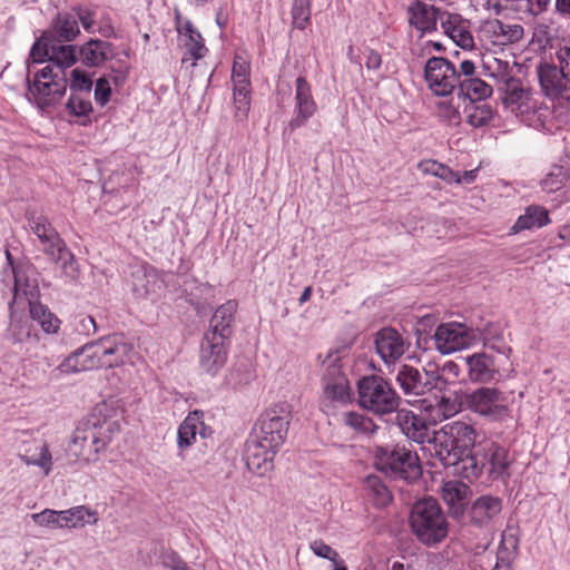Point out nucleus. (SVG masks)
Instances as JSON below:
<instances>
[{
	"mask_svg": "<svg viewBox=\"0 0 570 570\" xmlns=\"http://www.w3.org/2000/svg\"><path fill=\"white\" fill-rule=\"evenodd\" d=\"M77 331L86 336L95 334L97 332L96 321L90 315H82L79 317Z\"/></svg>",
	"mask_w": 570,
	"mask_h": 570,
	"instance_id": "60",
	"label": "nucleus"
},
{
	"mask_svg": "<svg viewBox=\"0 0 570 570\" xmlns=\"http://www.w3.org/2000/svg\"><path fill=\"white\" fill-rule=\"evenodd\" d=\"M466 375L472 383H490L500 375L501 360L487 352H478L465 356Z\"/></svg>",
	"mask_w": 570,
	"mask_h": 570,
	"instance_id": "15",
	"label": "nucleus"
},
{
	"mask_svg": "<svg viewBox=\"0 0 570 570\" xmlns=\"http://www.w3.org/2000/svg\"><path fill=\"white\" fill-rule=\"evenodd\" d=\"M57 370L61 374H71L83 371L80 361H78V354H76L75 352L71 353L67 358H65L62 363L57 367Z\"/></svg>",
	"mask_w": 570,
	"mask_h": 570,
	"instance_id": "58",
	"label": "nucleus"
},
{
	"mask_svg": "<svg viewBox=\"0 0 570 570\" xmlns=\"http://www.w3.org/2000/svg\"><path fill=\"white\" fill-rule=\"evenodd\" d=\"M106 360L111 362V367L122 364L132 352V346L120 335L105 337Z\"/></svg>",
	"mask_w": 570,
	"mask_h": 570,
	"instance_id": "33",
	"label": "nucleus"
},
{
	"mask_svg": "<svg viewBox=\"0 0 570 570\" xmlns=\"http://www.w3.org/2000/svg\"><path fill=\"white\" fill-rule=\"evenodd\" d=\"M505 397L494 387H480L465 396L466 406L491 422H501L508 416Z\"/></svg>",
	"mask_w": 570,
	"mask_h": 570,
	"instance_id": "8",
	"label": "nucleus"
},
{
	"mask_svg": "<svg viewBox=\"0 0 570 570\" xmlns=\"http://www.w3.org/2000/svg\"><path fill=\"white\" fill-rule=\"evenodd\" d=\"M424 75L430 89L438 96L451 95L460 81L454 65L441 57L428 60Z\"/></svg>",
	"mask_w": 570,
	"mask_h": 570,
	"instance_id": "9",
	"label": "nucleus"
},
{
	"mask_svg": "<svg viewBox=\"0 0 570 570\" xmlns=\"http://www.w3.org/2000/svg\"><path fill=\"white\" fill-rule=\"evenodd\" d=\"M397 396L381 376H365L358 381V402L362 407L385 414L397 407Z\"/></svg>",
	"mask_w": 570,
	"mask_h": 570,
	"instance_id": "6",
	"label": "nucleus"
},
{
	"mask_svg": "<svg viewBox=\"0 0 570 570\" xmlns=\"http://www.w3.org/2000/svg\"><path fill=\"white\" fill-rule=\"evenodd\" d=\"M82 449H87L89 452H94V453H99V451L101 449L105 448L106 445V442L100 440L96 433H91V436H90V441H88V436L87 435H83L82 436Z\"/></svg>",
	"mask_w": 570,
	"mask_h": 570,
	"instance_id": "64",
	"label": "nucleus"
},
{
	"mask_svg": "<svg viewBox=\"0 0 570 570\" xmlns=\"http://www.w3.org/2000/svg\"><path fill=\"white\" fill-rule=\"evenodd\" d=\"M317 358L323 366V383L346 379L342 372L341 357L337 351H328L324 356L318 355Z\"/></svg>",
	"mask_w": 570,
	"mask_h": 570,
	"instance_id": "40",
	"label": "nucleus"
},
{
	"mask_svg": "<svg viewBox=\"0 0 570 570\" xmlns=\"http://www.w3.org/2000/svg\"><path fill=\"white\" fill-rule=\"evenodd\" d=\"M409 523L415 538L426 547H434L444 541L450 524L439 503L432 497L417 500L411 508Z\"/></svg>",
	"mask_w": 570,
	"mask_h": 570,
	"instance_id": "2",
	"label": "nucleus"
},
{
	"mask_svg": "<svg viewBox=\"0 0 570 570\" xmlns=\"http://www.w3.org/2000/svg\"><path fill=\"white\" fill-rule=\"evenodd\" d=\"M564 174L561 168H557L554 171L548 174L542 180V187L548 193L559 190L564 184Z\"/></svg>",
	"mask_w": 570,
	"mask_h": 570,
	"instance_id": "50",
	"label": "nucleus"
},
{
	"mask_svg": "<svg viewBox=\"0 0 570 570\" xmlns=\"http://www.w3.org/2000/svg\"><path fill=\"white\" fill-rule=\"evenodd\" d=\"M111 94V88L109 85V79L107 77H102L97 80L95 97L96 100L101 105H106L109 101Z\"/></svg>",
	"mask_w": 570,
	"mask_h": 570,
	"instance_id": "55",
	"label": "nucleus"
},
{
	"mask_svg": "<svg viewBox=\"0 0 570 570\" xmlns=\"http://www.w3.org/2000/svg\"><path fill=\"white\" fill-rule=\"evenodd\" d=\"M236 309L237 303L235 301H228L220 305L212 317V332L209 334L222 335V337L225 338L232 323L234 322Z\"/></svg>",
	"mask_w": 570,
	"mask_h": 570,
	"instance_id": "30",
	"label": "nucleus"
},
{
	"mask_svg": "<svg viewBox=\"0 0 570 570\" xmlns=\"http://www.w3.org/2000/svg\"><path fill=\"white\" fill-rule=\"evenodd\" d=\"M443 32L459 47L471 49L474 46L473 37L468 29L466 21L459 14H448L441 21Z\"/></svg>",
	"mask_w": 570,
	"mask_h": 570,
	"instance_id": "25",
	"label": "nucleus"
},
{
	"mask_svg": "<svg viewBox=\"0 0 570 570\" xmlns=\"http://www.w3.org/2000/svg\"><path fill=\"white\" fill-rule=\"evenodd\" d=\"M88 350H92L100 367H111V362L106 360V343L105 337L88 343Z\"/></svg>",
	"mask_w": 570,
	"mask_h": 570,
	"instance_id": "56",
	"label": "nucleus"
},
{
	"mask_svg": "<svg viewBox=\"0 0 570 570\" xmlns=\"http://www.w3.org/2000/svg\"><path fill=\"white\" fill-rule=\"evenodd\" d=\"M57 264L60 263V269L62 276L68 282H77L80 276V268L73 254L67 248V246H62V248L56 252V258H51Z\"/></svg>",
	"mask_w": 570,
	"mask_h": 570,
	"instance_id": "38",
	"label": "nucleus"
},
{
	"mask_svg": "<svg viewBox=\"0 0 570 570\" xmlns=\"http://www.w3.org/2000/svg\"><path fill=\"white\" fill-rule=\"evenodd\" d=\"M395 423L399 428H421V412L414 409H400L395 416Z\"/></svg>",
	"mask_w": 570,
	"mask_h": 570,
	"instance_id": "46",
	"label": "nucleus"
},
{
	"mask_svg": "<svg viewBox=\"0 0 570 570\" xmlns=\"http://www.w3.org/2000/svg\"><path fill=\"white\" fill-rule=\"evenodd\" d=\"M556 58L558 65L570 76V40L560 46Z\"/></svg>",
	"mask_w": 570,
	"mask_h": 570,
	"instance_id": "59",
	"label": "nucleus"
},
{
	"mask_svg": "<svg viewBox=\"0 0 570 570\" xmlns=\"http://www.w3.org/2000/svg\"><path fill=\"white\" fill-rule=\"evenodd\" d=\"M51 43L52 41L46 35L37 40L30 50L28 65L30 63L32 67V65L41 63L46 60L50 63Z\"/></svg>",
	"mask_w": 570,
	"mask_h": 570,
	"instance_id": "43",
	"label": "nucleus"
},
{
	"mask_svg": "<svg viewBox=\"0 0 570 570\" xmlns=\"http://www.w3.org/2000/svg\"><path fill=\"white\" fill-rule=\"evenodd\" d=\"M376 351L385 363L397 361L405 352L402 335L393 328H383L376 334Z\"/></svg>",
	"mask_w": 570,
	"mask_h": 570,
	"instance_id": "23",
	"label": "nucleus"
},
{
	"mask_svg": "<svg viewBox=\"0 0 570 570\" xmlns=\"http://www.w3.org/2000/svg\"><path fill=\"white\" fill-rule=\"evenodd\" d=\"M222 335L206 334L200 350V366L210 374L217 373L226 362V350Z\"/></svg>",
	"mask_w": 570,
	"mask_h": 570,
	"instance_id": "18",
	"label": "nucleus"
},
{
	"mask_svg": "<svg viewBox=\"0 0 570 570\" xmlns=\"http://www.w3.org/2000/svg\"><path fill=\"white\" fill-rule=\"evenodd\" d=\"M29 227L43 245V252L50 258H56V252L65 246L63 239L43 216H29Z\"/></svg>",
	"mask_w": 570,
	"mask_h": 570,
	"instance_id": "21",
	"label": "nucleus"
},
{
	"mask_svg": "<svg viewBox=\"0 0 570 570\" xmlns=\"http://www.w3.org/2000/svg\"><path fill=\"white\" fill-rule=\"evenodd\" d=\"M454 455L450 466L453 474L459 475L469 481L479 479L484 471L491 481L504 480L510 476L508 452L504 448L495 443L460 444L458 440Z\"/></svg>",
	"mask_w": 570,
	"mask_h": 570,
	"instance_id": "1",
	"label": "nucleus"
},
{
	"mask_svg": "<svg viewBox=\"0 0 570 570\" xmlns=\"http://www.w3.org/2000/svg\"><path fill=\"white\" fill-rule=\"evenodd\" d=\"M76 62V49L71 45H56L51 43L50 63L55 70L59 69L65 72Z\"/></svg>",
	"mask_w": 570,
	"mask_h": 570,
	"instance_id": "37",
	"label": "nucleus"
},
{
	"mask_svg": "<svg viewBox=\"0 0 570 570\" xmlns=\"http://www.w3.org/2000/svg\"><path fill=\"white\" fill-rule=\"evenodd\" d=\"M374 465L376 470L395 480L413 482L422 475L417 454L405 446L377 448Z\"/></svg>",
	"mask_w": 570,
	"mask_h": 570,
	"instance_id": "5",
	"label": "nucleus"
},
{
	"mask_svg": "<svg viewBox=\"0 0 570 570\" xmlns=\"http://www.w3.org/2000/svg\"><path fill=\"white\" fill-rule=\"evenodd\" d=\"M344 423L348 428H368L370 420L365 419L362 414L355 412L344 413Z\"/></svg>",
	"mask_w": 570,
	"mask_h": 570,
	"instance_id": "63",
	"label": "nucleus"
},
{
	"mask_svg": "<svg viewBox=\"0 0 570 570\" xmlns=\"http://www.w3.org/2000/svg\"><path fill=\"white\" fill-rule=\"evenodd\" d=\"M405 436L416 443H429L434 450L435 456L444 466L450 468L454 455L458 439L448 430H401Z\"/></svg>",
	"mask_w": 570,
	"mask_h": 570,
	"instance_id": "10",
	"label": "nucleus"
},
{
	"mask_svg": "<svg viewBox=\"0 0 570 570\" xmlns=\"http://www.w3.org/2000/svg\"><path fill=\"white\" fill-rule=\"evenodd\" d=\"M466 122L473 128H481L493 119V110L489 105L471 102L465 107Z\"/></svg>",
	"mask_w": 570,
	"mask_h": 570,
	"instance_id": "41",
	"label": "nucleus"
},
{
	"mask_svg": "<svg viewBox=\"0 0 570 570\" xmlns=\"http://www.w3.org/2000/svg\"><path fill=\"white\" fill-rule=\"evenodd\" d=\"M149 278H155V274L145 268H139L132 274V289L137 295L146 296L153 291Z\"/></svg>",
	"mask_w": 570,
	"mask_h": 570,
	"instance_id": "45",
	"label": "nucleus"
},
{
	"mask_svg": "<svg viewBox=\"0 0 570 570\" xmlns=\"http://www.w3.org/2000/svg\"><path fill=\"white\" fill-rule=\"evenodd\" d=\"M114 57L112 45L102 40H90L80 49L81 61L90 67H98Z\"/></svg>",
	"mask_w": 570,
	"mask_h": 570,
	"instance_id": "28",
	"label": "nucleus"
},
{
	"mask_svg": "<svg viewBox=\"0 0 570 570\" xmlns=\"http://www.w3.org/2000/svg\"><path fill=\"white\" fill-rule=\"evenodd\" d=\"M176 28L180 36L181 42L190 56L191 66H195L196 60L203 58L207 48L204 45L202 35L194 28L189 20H184L179 10H175Z\"/></svg>",
	"mask_w": 570,
	"mask_h": 570,
	"instance_id": "19",
	"label": "nucleus"
},
{
	"mask_svg": "<svg viewBox=\"0 0 570 570\" xmlns=\"http://www.w3.org/2000/svg\"><path fill=\"white\" fill-rule=\"evenodd\" d=\"M18 456L26 465L40 468L45 475H49L52 470V456L46 443L35 445L33 451L26 449Z\"/></svg>",
	"mask_w": 570,
	"mask_h": 570,
	"instance_id": "32",
	"label": "nucleus"
},
{
	"mask_svg": "<svg viewBox=\"0 0 570 570\" xmlns=\"http://www.w3.org/2000/svg\"><path fill=\"white\" fill-rule=\"evenodd\" d=\"M470 491V487L462 481L451 480L443 483L441 490L442 499L454 517L463 514L465 500Z\"/></svg>",
	"mask_w": 570,
	"mask_h": 570,
	"instance_id": "26",
	"label": "nucleus"
},
{
	"mask_svg": "<svg viewBox=\"0 0 570 570\" xmlns=\"http://www.w3.org/2000/svg\"><path fill=\"white\" fill-rule=\"evenodd\" d=\"M434 341L440 353L451 354L469 347L475 341V334L462 323L450 322L436 327Z\"/></svg>",
	"mask_w": 570,
	"mask_h": 570,
	"instance_id": "12",
	"label": "nucleus"
},
{
	"mask_svg": "<svg viewBox=\"0 0 570 570\" xmlns=\"http://www.w3.org/2000/svg\"><path fill=\"white\" fill-rule=\"evenodd\" d=\"M503 501L492 494H483L476 498L470 509V522L479 528L488 527L502 511Z\"/></svg>",
	"mask_w": 570,
	"mask_h": 570,
	"instance_id": "17",
	"label": "nucleus"
},
{
	"mask_svg": "<svg viewBox=\"0 0 570 570\" xmlns=\"http://www.w3.org/2000/svg\"><path fill=\"white\" fill-rule=\"evenodd\" d=\"M483 30L493 37L495 45L513 43L523 36V28L520 24L504 23L498 19L487 21Z\"/></svg>",
	"mask_w": 570,
	"mask_h": 570,
	"instance_id": "29",
	"label": "nucleus"
},
{
	"mask_svg": "<svg viewBox=\"0 0 570 570\" xmlns=\"http://www.w3.org/2000/svg\"><path fill=\"white\" fill-rule=\"evenodd\" d=\"M233 97L237 121H244L247 118L250 108L249 98V62L240 55H236L232 70Z\"/></svg>",
	"mask_w": 570,
	"mask_h": 570,
	"instance_id": "11",
	"label": "nucleus"
},
{
	"mask_svg": "<svg viewBox=\"0 0 570 570\" xmlns=\"http://www.w3.org/2000/svg\"><path fill=\"white\" fill-rule=\"evenodd\" d=\"M324 393L327 397L337 401H346L348 399V381L347 379H337L323 383Z\"/></svg>",
	"mask_w": 570,
	"mask_h": 570,
	"instance_id": "44",
	"label": "nucleus"
},
{
	"mask_svg": "<svg viewBox=\"0 0 570 570\" xmlns=\"http://www.w3.org/2000/svg\"><path fill=\"white\" fill-rule=\"evenodd\" d=\"M288 430H253L246 441L245 461L248 471L264 476L273 470V460L284 444Z\"/></svg>",
	"mask_w": 570,
	"mask_h": 570,
	"instance_id": "3",
	"label": "nucleus"
},
{
	"mask_svg": "<svg viewBox=\"0 0 570 570\" xmlns=\"http://www.w3.org/2000/svg\"><path fill=\"white\" fill-rule=\"evenodd\" d=\"M30 316L38 322L46 333H56L59 328V320L42 304L30 302Z\"/></svg>",
	"mask_w": 570,
	"mask_h": 570,
	"instance_id": "39",
	"label": "nucleus"
},
{
	"mask_svg": "<svg viewBox=\"0 0 570 570\" xmlns=\"http://www.w3.org/2000/svg\"><path fill=\"white\" fill-rule=\"evenodd\" d=\"M311 550L315 556L323 559H327L330 561H335L338 553L331 546L326 544L323 540L313 541L311 543Z\"/></svg>",
	"mask_w": 570,
	"mask_h": 570,
	"instance_id": "54",
	"label": "nucleus"
},
{
	"mask_svg": "<svg viewBox=\"0 0 570 570\" xmlns=\"http://www.w3.org/2000/svg\"><path fill=\"white\" fill-rule=\"evenodd\" d=\"M78 354V361H80L83 371H90L100 367L99 361H97L92 350H88V344L75 352Z\"/></svg>",
	"mask_w": 570,
	"mask_h": 570,
	"instance_id": "51",
	"label": "nucleus"
},
{
	"mask_svg": "<svg viewBox=\"0 0 570 570\" xmlns=\"http://www.w3.org/2000/svg\"><path fill=\"white\" fill-rule=\"evenodd\" d=\"M439 375L434 371L421 372L415 367L403 365L397 372L396 381L405 395L420 396L436 387Z\"/></svg>",
	"mask_w": 570,
	"mask_h": 570,
	"instance_id": "14",
	"label": "nucleus"
},
{
	"mask_svg": "<svg viewBox=\"0 0 570 570\" xmlns=\"http://www.w3.org/2000/svg\"><path fill=\"white\" fill-rule=\"evenodd\" d=\"M295 102L297 115L289 121L292 129L303 126L317 109L311 86L304 77H298L295 81Z\"/></svg>",
	"mask_w": 570,
	"mask_h": 570,
	"instance_id": "20",
	"label": "nucleus"
},
{
	"mask_svg": "<svg viewBox=\"0 0 570 570\" xmlns=\"http://www.w3.org/2000/svg\"><path fill=\"white\" fill-rule=\"evenodd\" d=\"M31 519L36 524L50 529L82 528L86 524H96L99 520L97 511L85 505L62 511L45 509L39 513H32Z\"/></svg>",
	"mask_w": 570,
	"mask_h": 570,
	"instance_id": "7",
	"label": "nucleus"
},
{
	"mask_svg": "<svg viewBox=\"0 0 570 570\" xmlns=\"http://www.w3.org/2000/svg\"><path fill=\"white\" fill-rule=\"evenodd\" d=\"M499 335L497 333V327L492 324H489L487 327L483 328L482 332V338L484 342V345L490 348H498L499 353L503 355L504 360H508V352H510L509 347L503 346L502 348H499L495 345V338H498Z\"/></svg>",
	"mask_w": 570,
	"mask_h": 570,
	"instance_id": "52",
	"label": "nucleus"
},
{
	"mask_svg": "<svg viewBox=\"0 0 570 570\" xmlns=\"http://www.w3.org/2000/svg\"><path fill=\"white\" fill-rule=\"evenodd\" d=\"M537 73L547 97L570 100V76L558 63H541L537 68Z\"/></svg>",
	"mask_w": 570,
	"mask_h": 570,
	"instance_id": "13",
	"label": "nucleus"
},
{
	"mask_svg": "<svg viewBox=\"0 0 570 570\" xmlns=\"http://www.w3.org/2000/svg\"><path fill=\"white\" fill-rule=\"evenodd\" d=\"M363 490L366 498L377 509L386 508L393 501L392 491L376 474H368L363 479Z\"/></svg>",
	"mask_w": 570,
	"mask_h": 570,
	"instance_id": "27",
	"label": "nucleus"
},
{
	"mask_svg": "<svg viewBox=\"0 0 570 570\" xmlns=\"http://www.w3.org/2000/svg\"><path fill=\"white\" fill-rule=\"evenodd\" d=\"M70 88L73 90H87L89 91L91 88V80L86 76L81 70L73 69L71 71V82Z\"/></svg>",
	"mask_w": 570,
	"mask_h": 570,
	"instance_id": "57",
	"label": "nucleus"
},
{
	"mask_svg": "<svg viewBox=\"0 0 570 570\" xmlns=\"http://www.w3.org/2000/svg\"><path fill=\"white\" fill-rule=\"evenodd\" d=\"M503 104L513 111L520 110L529 100V91L517 79H509L504 86Z\"/></svg>",
	"mask_w": 570,
	"mask_h": 570,
	"instance_id": "35",
	"label": "nucleus"
},
{
	"mask_svg": "<svg viewBox=\"0 0 570 570\" xmlns=\"http://www.w3.org/2000/svg\"><path fill=\"white\" fill-rule=\"evenodd\" d=\"M292 412L287 404H276L264 411L257 419L256 425L265 428H284L292 424Z\"/></svg>",
	"mask_w": 570,
	"mask_h": 570,
	"instance_id": "31",
	"label": "nucleus"
},
{
	"mask_svg": "<svg viewBox=\"0 0 570 570\" xmlns=\"http://www.w3.org/2000/svg\"><path fill=\"white\" fill-rule=\"evenodd\" d=\"M293 23L298 29H304L309 20V4L308 0H295L293 9Z\"/></svg>",
	"mask_w": 570,
	"mask_h": 570,
	"instance_id": "48",
	"label": "nucleus"
},
{
	"mask_svg": "<svg viewBox=\"0 0 570 570\" xmlns=\"http://www.w3.org/2000/svg\"><path fill=\"white\" fill-rule=\"evenodd\" d=\"M185 560L181 558V556L176 552L175 550H167L164 551L161 554V562L165 568H168L170 570L175 569L179 564H181Z\"/></svg>",
	"mask_w": 570,
	"mask_h": 570,
	"instance_id": "62",
	"label": "nucleus"
},
{
	"mask_svg": "<svg viewBox=\"0 0 570 570\" xmlns=\"http://www.w3.org/2000/svg\"><path fill=\"white\" fill-rule=\"evenodd\" d=\"M122 422V411L116 400L97 403L87 417L88 428H119Z\"/></svg>",
	"mask_w": 570,
	"mask_h": 570,
	"instance_id": "22",
	"label": "nucleus"
},
{
	"mask_svg": "<svg viewBox=\"0 0 570 570\" xmlns=\"http://www.w3.org/2000/svg\"><path fill=\"white\" fill-rule=\"evenodd\" d=\"M439 14V9L422 1H415L407 8L410 24L421 32L435 30Z\"/></svg>",
	"mask_w": 570,
	"mask_h": 570,
	"instance_id": "24",
	"label": "nucleus"
},
{
	"mask_svg": "<svg viewBox=\"0 0 570 570\" xmlns=\"http://www.w3.org/2000/svg\"><path fill=\"white\" fill-rule=\"evenodd\" d=\"M413 407L421 412V428H428L429 425H436L444 420L454 416L459 410L460 404L456 401L450 399H442L433 404L431 401L415 400L409 401Z\"/></svg>",
	"mask_w": 570,
	"mask_h": 570,
	"instance_id": "16",
	"label": "nucleus"
},
{
	"mask_svg": "<svg viewBox=\"0 0 570 570\" xmlns=\"http://www.w3.org/2000/svg\"><path fill=\"white\" fill-rule=\"evenodd\" d=\"M28 98L39 109L47 110L58 105L67 89L66 75L51 65H46L33 72L31 78V66H27Z\"/></svg>",
	"mask_w": 570,
	"mask_h": 570,
	"instance_id": "4",
	"label": "nucleus"
},
{
	"mask_svg": "<svg viewBox=\"0 0 570 570\" xmlns=\"http://www.w3.org/2000/svg\"><path fill=\"white\" fill-rule=\"evenodd\" d=\"M550 222L548 210L540 206H530L512 227L514 233L533 227H542Z\"/></svg>",
	"mask_w": 570,
	"mask_h": 570,
	"instance_id": "34",
	"label": "nucleus"
},
{
	"mask_svg": "<svg viewBox=\"0 0 570 570\" xmlns=\"http://www.w3.org/2000/svg\"><path fill=\"white\" fill-rule=\"evenodd\" d=\"M438 111L440 117L443 118L449 124L460 122V112L458 108L452 105L451 101H440L438 104Z\"/></svg>",
	"mask_w": 570,
	"mask_h": 570,
	"instance_id": "53",
	"label": "nucleus"
},
{
	"mask_svg": "<svg viewBox=\"0 0 570 570\" xmlns=\"http://www.w3.org/2000/svg\"><path fill=\"white\" fill-rule=\"evenodd\" d=\"M111 62H110V73L108 75V78H110L112 80V82L115 83V86H121L126 82L127 80V77H128V70H129V66L128 63L118 58V59H109Z\"/></svg>",
	"mask_w": 570,
	"mask_h": 570,
	"instance_id": "47",
	"label": "nucleus"
},
{
	"mask_svg": "<svg viewBox=\"0 0 570 570\" xmlns=\"http://www.w3.org/2000/svg\"><path fill=\"white\" fill-rule=\"evenodd\" d=\"M67 109L71 115L82 117L87 116L92 110V106L89 100L78 95H72L67 102Z\"/></svg>",
	"mask_w": 570,
	"mask_h": 570,
	"instance_id": "49",
	"label": "nucleus"
},
{
	"mask_svg": "<svg viewBox=\"0 0 570 570\" xmlns=\"http://www.w3.org/2000/svg\"><path fill=\"white\" fill-rule=\"evenodd\" d=\"M53 29L56 35L65 41L72 40L79 33L77 19L70 14H59Z\"/></svg>",
	"mask_w": 570,
	"mask_h": 570,
	"instance_id": "42",
	"label": "nucleus"
},
{
	"mask_svg": "<svg viewBox=\"0 0 570 570\" xmlns=\"http://www.w3.org/2000/svg\"><path fill=\"white\" fill-rule=\"evenodd\" d=\"M197 430H177V445L180 451L186 450L196 441Z\"/></svg>",
	"mask_w": 570,
	"mask_h": 570,
	"instance_id": "61",
	"label": "nucleus"
},
{
	"mask_svg": "<svg viewBox=\"0 0 570 570\" xmlns=\"http://www.w3.org/2000/svg\"><path fill=\"white\" fill-rule=\"evenodd\" d=\"M460 92L468 97L472 102L483 100L492 95V88L479 77L460 79L458 85Z\"/></svg>",
	"mask_w": 570,
	"mask_h": 570,
	"instance_id": "36",
	"label": "nucleus"
}]
</instances>
